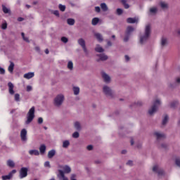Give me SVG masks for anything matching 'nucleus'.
Returning <instances> with one entry per match:
<instances>
[{
  "mask_svg": "<svg viewBox=\"0 0 180 180\" xmlns=\"http://www.w3.org/2000/svg\"><path fill=\"white\" fill-rule=\"evenodd\" d=\"M139 44L141 46H144L148 43V40L151 37V24L146 25L143 33L139 34Z\"/></svg>",
  "mask_w": 180,
  "mask_h": 180,
  "instance_id": "f257e3e1",
  "label": "nucleus"
},
{
  "mask_svg": "<svg viewBox=\"0 0 180 180\" xmlns=\"http://www.w3.org/2000/svg\"><path fill=\"white\" fill-rule=\"evenodd\" d=\"M60 168L62 169H59L58 174V178H59V180H68V177L65 176V174H70L71 172V167L68 165H64L61 166Z\"/></svg>",
  "mask_w": 180,
  "mask_h": 180,
  "instance_id": "f03ea898",
  "label": "nucleus"
},
{
  "mask_svg": "<svg viewBox=\"0 0 180 180\" xmlns=\"http://www.w3.org/2000/svg\"><path fill=\"white\" fill-rule=\"evenodd\" d=\"M160 105L161 101H160L159 99L155 100L148 110V115L150 116H153L155 113H157V112H158V108H160Z\"/></svg>",
  "mask_w": 180,
  "mask_h": 180,
  "instance_id": "7ed1b4c3",
  "label": "nucleus"
},
{
  "mask_svg": "<svg viewBox=\"0 0 180 180\" xmlns=\"http://www.w3.org/2000/svg\"><path fill=\"white\" fill-rule=\"evenodd\" d=\"M34 112L35 108L34 107H32L28 112L27 113V120L25 122V124L26 126L30 124L31 122H33V119H34Z\"/></svg>",
  "mask_w": 180,
  "mask_h": 180,
  "instance_id": "20e7f679",
  "label": "nucleus"
},
{
  "mask_svg": "<svg viewBox=\"0 0 180 180\" xmlns=\"http://www.w3.org/2000/svg\"><path fill=\"white\" fill-rule=\"evenodd\" d=\"M64 96L63 94H58L56 96V98L53 100V104L57 108H60L61 105L64 103Z\"/></svg>",
  "mask_w": 180,
  "mask_h": 180,
  "instance_id": "39448f33",
  "label": "nucleus"
},
{
  "mask_svg": "<svg viewBox=\"0 0 180 180\" xmlns=\"http://www.w3.org/2000/svg\"><path fill=\"white\" fill-rule=\"evenodd\" d=\"M103 92L106 96H109L110 98L113 97V95H115V92L112 90V88L108 85L103 86Z\"/></svg>",
  "mask_w": 180,
  "mask_h": 180,
  "instance_id": "423d86ee",
  "label": "nucleus"
},
{
  "mask_svg": "<svg viewBox=\"0 0 180 180\" xmlns=\"http://www.w3.org/2000/svg\"><path fill=\"white\" fill-rule=\"evenodd\" d=\"M101 78L105 84H110V82H112V77L106 73V72H101Z\"/></svg>",
  "mask_w": 180,
  "mask_h": 180,
  "instance_id": "0eeeda50",
  "label": "nucleus"
},
{
  "mask_svg": "<svg viewBox=\"0 0 180 180\" xmlns=\"http://www.w3.org/2000/svg\"><path fill=\"white\" fill-rule=\"evenodd\" d=\"M180 85V77H176L174 82H170L168 84L169 88L171 89H175L176 86H179Z\"/></svg>",
  "mask_w": 180,
  "mask_h": 180,
  "instance_id": "6e6552de",
  "label": "nucleus"
},
{
  "mask_svg": "<svg viewBox=\"0 0 180 180\" xmlns=\"http://www.w3.org/2000/svg\"><path fill=\"white\" fill-rule=\"evenodd\" d=\"M153 172L158 174V176H162V175H165L164 169L160 168L158 165H155L153 167Z\"/></svg>",
  "mask_w": 180,
  "mask_h": 180,
  "instance_id": "1a4fd4ad",
  "label": "nucleus"
},
{
  "mask_svg": "<svg viewBox=\"0 0 180 180\" xmlns=\"http://www.w3.org/2000/svg\"><path fill=\"white\" fill-rule=\"evenodd\" d=\"M78 44L81 46V47L83 49V51L85 53V54H88V49H86V46L85 45V40L82 38H80L77 41Z\"/></svg>",
  "mask_w": 180,
  "mask_h": 180,
  "instance_id": "9d476101",
  "label": "nucleus"
},
{
  "mask_svg": "<svg viewBox=\"0 0 180 180\" xmlns=\"http://www.w3.org/2000/svg\"><path fill=\"white\" fill-rule=\"evenodd\" d=\"M27 171L29 169L27 167H22L20 170V179H23V178H26L27 176Z\"/></svg>",
  "mask_w": 180,
  "mask_h": 180,
  "instance_id": "9b49d317",
  "label": "nucleus"
},
{
  "mask_svg": "<svg viewBox=\"0 0 180 180\" xmlns=\"http://www.w3.org/2000/svg\"><path fill=\"white\" fill-rule=\"evenodd\" d=\"M20 138L22 141L26 143L27 141V131L26 129H22L20 131Z\"/></svg>",
  "mask_w": 180,
  "mask_h": 180,
  "instance_id": "f8f14e48",
  "label": "nucleus"
},
{
  "mask_svg": "<svg viewBox=\"0 0 180 180\" xmlns=\"http://www.w3.org/2000/svg\"><path fill=\"white\" fill-rule=\"evenodd\" d=\"M168 46V39L165 37H162L160 39V47L164 49Z\"/></svg>",
  "mask_w": 180,
  "mask_h": 180,
  "instance_id": "ddd939ff",
  "label": "nucleus"
},
{
  "mask_svg": "<svg viewBox=\"0 0 180 180\" xmlns=\"http://www.w3.org/2000/svg\"><path fill=\"white\" fill-rule=\"evenodd\" d=\"M16 174V170L13 169L8 175L2 176V179L3 180L11 179L12 176H13V174Z\"/></svg>",
  "mask_w": 180,
  "mask_h": 180,
  "instance_id": "4468645a",
  "label": "nucleus"
},
{
  "mask_svg": "<svg viewBox=\"0 0 180 180\" xmlns=\"http://www.w3.org/2000/svg\"><path fill=\"white\" fill-rule=\"evenodd\" d=\"M154 136H155L157 140H162V139H166L165 134H161L160 132H155Z\"/></svg>",
  "mask_w": 180,
  "mask_h": 180,
  "instance_id": "2eb2a0df",
  "label": "nucleus"
},
{
  "mask_svg": "<svg viewBox=\"0 0 180 180\" xmlns=\"http://www.w3.org/2000/svg\"><path fill=\"white\" fill-rule=\"evenodd\" d=\"M8 92L10 95H13L15 94V91L13 90V88H15V86L13 85V84H12V82H8Z\"/></svg>",
  "mask_w": 180,
  "mask_h": 180,
  "instance_id": "dca6fc26",
  "label": "nucleus"
},
{
  "mask_svg": "<svg viewBox=\"0 0 180 180\" xmlns=\"http://www.w3.org/2000/svg\"><path fill=\"white\" fill-rule=\"evenodd\" d=\"M94 36H95L96 39L98 40V41H100V43L103 41V37L102 36V34L101 33L95 32Z\"/></svg>",
  "mask_w": 180,
  "mask_h": 180,
  "instance_id": "f3484780",
  "label": "nucleus"
},
{
  "mask_svg": "<svg viewBox=\"0 0 180 180\" xmlns=\"http://www.w3.org/2000/svg\"><path fill=\"white\" fill-rule=\"evenodd\" d=\"M158 13V8L157 7H152L149 9L148 15H157Z\"/></svg>",
  "mask_w": 180,
  "mask_h": 180,
  "instance_id": "a211bd4d",
  "label": "nucleus"
},
{
  "mask_svg": "<svg viewBox=\"0 0 180 180\" xmlns=\"http://www.w3.org/2000/svg\"><path fill=\"white\" fill-rule=\"evenodd\" d=\"M98 57H99V59L98 60V61H106V60H108V56H106L105 53L103 54H98L97 55Z\"/></svg>",
  "mask_w": 180,
  "mask_h": 180,
  "instance_id": "6ab92c4d",
  "label": "nucleus"
},
{
  "mask_svg": "<svg viewBox=\"0 0 180 180\" xmlns=\"http://www.w3.org/2000/svg\"><path fill=\"white\" fill-rule=\"evenodd\" d=\"M33 77H34V72H33L25 73L24 75V78H25V79H30L33 78Z\"/></svg>",
  "mask_w": 180,
  "mask_h": 180,
  "instance_id": "aec40b11",
  "label": "nucleus"
},
{
  "mask_svg": "<svg viewBox=\"0 0 180 180\" xmlns=\"http://www.w3.org/2000/svg\"><path fill=\"white\" fill-rule=\"evenodd\" d=\"M46 145L42 144L39 147V154H41V155H44V154L46 153Z\"/></svg>",
  "mask_w": 180,
  "mask_h": 180,
  "instance_id": "412c9836",
  "label": "nucleus"
},
{
  "mask_svg": "<svg viewBox=\"0 0 180 180\" xmlns=\"http://www.w3.org/2000/svg\"><path fill=\"white\" fill-rule=\"evenodd\" d=\"M95 51H96L97 53H103V51H105V49H103L101 45L97 44L95 47Z\"/></svg>",
  "mask_w": 180,
  "mask_h": 180,
  "instance_id": "4be33fe9",
  "label": "nucleus"
},
{
  "mask_svg": "<svg viewBox=\"0 0 180 180\" xmlns=\"http://www.w3.org/2000/svg\"><path fill=\"white\" fill-rule=\"evenodd\" d=\"M14 68H15V63H13V62H10V65L8 68V70L10 72V74L13 73Z\"/></svg>",
  "mask_w": 180,
  "mask_h": 180,
  "instance_id": "5701e85b",
  "label": "nucleus"
},
{
  "mask_svg": "<svg viewBox=\"0 0 180 180\" xmlns=\"http://www.w3.org/2000/svg\"><path fill=\"white\" fill-rule=\"evenodd\" d=\"M28 153L30 155H40V152L37 150H30Z\"/></svg>",
  "mask_w": 180,
  "mask_h": 180,
  "instance_id": "b1692460",
  "label": "nucleus"
},
{
  "mask_svg": "<svg viewBox=\"0 0 180 180\" xmlns=\"http://www.w3.org/2000/svg\"><path fill=\"white\" fill-rule=\"evenodd\" d=\"M68 70H69L70 71H72V70H74V63H72V61L69 60L68 62Z\"/></svg>",
  "mask_w": 180,
  "mask_h": 180,
  "instance_id": "393cba45",
  "label": "nucleus"
},
{
  "mask_svg": "<svg viewBox=\"0 0 180 180\" xmlns=\"http://www.w3.org/2000/svg\"><path fill=\"white\" fill-rule=\"evenodd\" d=\"M160 5L162 9H168V8H169L168 4L165 3V1H160Z\"/></svg>",
  "mask_w": 180,
  "mask_h": 180,
  "instance_id": "a878e982",
  "label": "nucleus"
},
{
  "mask_svg": "<svg viewBox=\"0 0 180 180\" xmlns=\"http://www.w3.org/2000/svg\"><path fill=\"white\" fill-rule=\"evenodd\" d=\"M74 127L76 130H81V123L78 121L74 122Z\"/></svg>",
  "mask_w": 180,
  "mask_h": 180,
  "instance_id": "bb28decb",
  "label": "nucleus"
},
{
  "mask_svg": "<svg viewBox=\"0 0 180 180\" xmlns=\"http://www.w3.org/2000/svg\"><path fill=\"white\" fill-rule=\"evenodd\" d=\"M7 165L10 168H15V162H13L12 160H7Z\"/></svg>",
  "mask_w": 180,
  "mask_h": 180,
  "instance_id": "cd10ccee",
  "label": "nucleus"
},
{
  "mask_svg": "<svg viewBox=\"0 0 180 180\" xmlns=\"http://www.w3.org/2000/svg\"><path fill=\"white\" fill-rule=\"evenodd\" d=\"M2 11L4 13H8L11 15V8L6 7L5 5H2Z\"/></svg>",
  "mask_w": 180,
  "mask_h": 180,
  "instance_id": "c85d7f7f",
  "label": "nucleus"
},
{
  "mask_svg": "<svg viewBox=\"0 0 180 180\" xmlns=\"http://www.w3.org/2000/svg\"><path fill=\"white\" fill-rule=\"evenodd\" d=\"M74 95H79V87L74 86L72 88Z\"/></svg>",
  "mask_w": 180,
  "mask_h": 180,
  "instance_id": "c756f323",
  "label": "nucleus"
},
{
  "mask_svg": "<svg viewBox=\"0 0 180 180\" xmlns=\"http://www.w3.org/2000/svg\"><path fill=\"white\" fill-rule=\"evenodd\" d=\"M56 155V150H51L48 153V158H53Z\"/></svg>",
  "mask_w": 180,
  "mask_h": 180,
  "instance_id": "7c9ffc66",
  "label": "nucleus"
},
{
  "mask_svg": "<svg viewBox=\"0 0 180 180\" xmlns=\"http://www.w3.org/2000/svg\"><path fill=\"white\" fill-rule=\"evenodd\" d=\"M69 146H70V141H68V140L63 141V148H68Z\"/></svg>",
  "mask_w": 180,
  "mask_h": 180,
  "instance_id": "2f4dec72",
  "label": "nucleus"
},
{
  "mask_svg": "<svg viewBox=\"0 0 180 180\" xmlns=\"http://www.w3.org/2000/svg\"><path fill=\"white\" fill-rule=\"evenodd\" d=\"M133 32H134V28H133L132 27H127V31L126 33L127 34H130L131 33H133Z\"/></svg>",
  "mask_w": 180,
  "mask_h": 180,
  "instance_id": "473e14b6",
  "label": "nucleus"
},
{
  "mask_svg": "<svg viewBox=\"0 0 180 180\" xmlns=\"http://www.w3.org/2000/svg\"><path fill=\"white\" fill-rule=\"evenodd\" d=\"M67 22L68 25H70V26H74V25L75 24V20L72 18H68Z\"/></svg>",
  "mask_w": 180,
  "mask_h": 180,
  "instance_id": "72a5a7b5",
  "label": "nucleus"
},
{
  "mask_svg": "<svg viewBox=\"0 0 180 180\" xmlns=\"http://www.w3.org/2000/svg\"><path fill=\"white\" fill-rule=\"evenodd\" d=\"M178 106V101H172L170 103L171 109H175Z\"/></svg>",
  "mask_w": 180,
  "mask_h": 180,
  "instance_id": "f704fd0d",
  "label": "nucleus"
},
{
  "mask_svg": "<svg viewBox=\"0 0 180 180\" xmlns=\"http://www.w3.org/2000/svg\"><path fill=\"white\" fill-rule=\"evenodd\" d=\"M101 8L103 12H106L108 11V6L105 3L101 4Z\"/></svg>",
  "mask_w": 180,
  "mask_h": 180,
  "instance_id": "c9c22d12",
  "label": "nucleus"
},
{
  "mask_svg": "<svg viewBox=\"0 0 180 180\" xmlns=\"http://www.w3.org/2000/svg\"><path fill=\"white\" fill-rule=\"evenodd\" d=\"M167 123H168V115H166L165 116L164 119L162 120V124H163V126H165V124H167Z\"/></svg>",
  "mask_w": 180,
  "mask_h": 180,
  "instance_id": "e433bc0d",
  "label": "nucleus"
},
{
  "mask_svg": "<svg viewBox=\"0 0 180 180\" xmlns=\"http://www.w3.org/2000/svg\"><path fill=\"white\" fill-rule=\"evenodd\" d=\"M98 22H99V18H93L92 25H94V26H96V25H98Z\"/></svg>",
  "mask_w": 180,
  "mask_h": 180,
  "instance_id": "4c0bfd02",
  "label": "nucleus"
},
{
  "mask_svg": "<svg viewBox=\"0 0 180 180\" xmlns=\"http://www.w3.org/2000/svg\"><path fill=\"white\" fill-rule=\"evenodd\" d=\"M127 23H136V18H129L127 19Z\"/></svg>",
  "mask_w": 180,
  "mask_h": 180,
  "instance_id": "58836bf2",
  "label": "nucleus"
},
{
  "mask_svg": "<svg viewBox=\"0 0 180 180\" xmlns=\"http://www.w3.org/2000/svg\"><path fill=\"white\" fill-rule=\"evenodd\" d=\"M65 5L59 4L58 6V8L60 9V11H61V12H64L65 11Z\"/></svg>",
  "mask_w": 180,
  "mask_h": 180,
  "instance_id": "ea45409f",
  "label": "nucleus"
},
{
  "mask_svg": "<svg viewBox=\"0 0 180 180\" xmlns=\"http://www.w3.org/2000/svg\"><path fill=\"white\" fill-rule=\"evenodd\" d=\"M14 99L16 101V102H19V101H20V95H19V94H15L14 96Z\"/></svg>",
  "mask_w": 180,
  "mask_h": 180,
  "instance_id": "a19ab883",
  "label": "nucleus"
},
{
  "mask_svg": "<svg viewBox=\"0 0 180 180\" xmlns=\"http://www.w3.org/2000/svg\"><path fill=\"white\" fill-rule=\"evenodd\" d=\"M161 148H163L164 150H168V144L167 143H161L160 144Z\"/></svg>",
  "mask_w": 180,
  "mask_h": 180,
  "instance_id": "79ce46f5",
  "label": "nucleus"
},
{
  "mask_svg": "<svg viewBox=\"0 0 180 180\" xmlns=\"http://www.w3.org/2000/svg\"><path fill=\"white\" fill-rule=\"evenodd\" d=\"M126 165H128V167H133V165H134V162H133V160H128Z\"/></svg>",
  "mask_w": 180,
  "mask_h": 180,
  "instance_id": "37998d69",
  "label": "nucleus"
},
{
  "mask_svg": "<svg viewBox=\"0 0 180 180\" xmlns=\"http://www.w3.org/2000/svg\"><path fill=\"white\" fill-rule=\"evenodd\" d=\"M72 137H73V139H78V137H79V133H78V131L74 132Z\"/></svg>",
  "mask_w": 180,
  "mask_h": 180,
  "instance_id": "c03bdc74",
  "label": "nucleus"
},
{
  "mask_svg": "<svg viewBox=\"0 0 180 180\" xmlns=\"http://www.w3.org/2000/svg\"><path fill=\"white\" fill-rule=\"evenodd\" d=\"M141 147H143V143L141 141H138L136 143V148H139V150H140Z\"/></svg>",
  "mask_w": 180,
  "mask_h": 180,
  "instance_id": "a18cd8bd",
  "label": "nucleus"
},
{
  "mask_svg": "<svg viewBox=\"0 0 180 180\" xmlns=\"http://www.w3.org/2000/svg\"><path fill=\"white\" fill-rule=\"evenodd\" d=\"M122 4H124L125 9H129L130 8V6L128 4H126V1L122 0Z\"/></svg>",
  "mask_w": 180,
  "mask_h": 180,
  "instance_id": "49530a36",
  "label": "nucleus"
},
{
  "mask_svg": "<svg viewBox=\"0 0 180 180\" xmlns=\"http://www.w3.org/2000/svg\"><path fill=\"white\" fill-rule=\"evenodd\" d=\"M175 164L179 168H180V158H176Z\"/></svg>",
  "mask_w": 180,
  "mask_h": 180,
  "instance_id": "de8ad7c7",
  "label": "nucleus"
},
{
  "mask_svg": "<svg viewBox=\"0 0 180 180\" xmlns=\"http://www.w3.org/2000/svg\"><path fill=\"white\" fill-rule=\"evenodd\" d=\"M61 41H63V43H68V38L65 37H63L61 38Z\"/></svg>",
  "mask_w": 180,
  "mask_h": 180,
  "instance_id": "09e8293b",
  "label": "nucleus"
},
{
  "mask_svg": "<svg viewBox=\"0 0 180 180\" xmlns=\"http://www.w3.org/2000/svg\"><path fill=\"white\" fill-rule=\"evenodd\" d=\"M21 36H22L23 40H25V41H27V42L28 43V41H29V38L25 37V33L22 32V33L21 34Z\"/></svg>",
  "mask_w": 180,
  "mask_h": 180,
  "instance_id": "8fccbe9b",
  "label": "nucleus"
},
{
  "mask_svg": "<svg viewBox=\"0 0 180 180\" xmlns=\"http://www.w3.org/2000/svg\"><path fill=\"white\" fill-rule=\"evenodd\" d=\"M86 150H88L89 151H92V150H94V146L92 145L87 146Z\"/></svg>",
  "mask_w": 180,
  "mask_h": 180,
  "instance_id": "3c124183",
  "label": "nucleus"
},
{
  "mask_svg": "<svg viewBox=\"0 0 180 180\" xmlns=\"http://www.w3.org/2000/svg\"><path fill=\"white\" fill-rule=\"evenodd\" d=\"M123 13V10L122 8H117V15H122Z\"/></svg>",
  "mask_w": 180,
  "mask_h": 180,
  "instance_id": "603ef678",
  "label": "nucleus"
},
{
  "mask_svg": "<svg viewBox=\"0 0 180 180\" xmlns=\"http://www.w3.org/2000/svg\"><path fill=\"white\" fill-rule=\"evenodd\" d=\"M70 180H77V175L74 174H71Z\"/></svg>",
  "mask_w": 180,
  "mask_h": 180,
  "instance_id": "864d4df0",
  "label": "nucleus"
},
{
  "mask_svg": "<svg viewBox=\"0 0 180 180\" xmlns=\"http://www.w3.org/2000/svg\"><path fill=\"white\" fill-rule=\"evenodd\" d=\"M129 36H130V34H126L125 37H124V41H129Z\"/></svg>",
  "mask_w": 180,
  "mask_h": 180,
  "instance_id": "5fc2aeb1",
  "label": "nucleus"
},
{
  "mask_svg": "<svg viewBox=\"0 0 180 180\" xmlns=\"http://www.w3.org/2000/svg\"><path fill=\"white\" fill-rule=\"evenodd\" d=\"M44 167H48V168H51L50 162H49V161L45 162Z\"/></svg>",
  "mask_w": 180,
  "mask_h": 180,
  "instance_id": "6e6d98bb",
  "label": "nucleus"
},
{
  "mask_svg": "<svg viewBox=\"0 0 180 180\" xmlns=\"http://www.w3.org/2000/svg\"><path fill=\"white\" fill-rule=\"evenodd\" d=\"M1 27L4 30H5V29H6V27H8V24H6V22H4L2 24Z\"/></svg>",
  "mask_w": 180,
  "mask_h": 180,
  "instance_id": "4d7b16f0",
  "label": "nucleus"
},
{
  "mask_svg": "<svg viewBox=\"0 0 180 180\" xmlns=\"http://www.w3.org/2000/svg\"><path fill=\"white\" fill-rule=\"evenodd\" d=\"M32 89L33 88L32 87V86H27V92H30Z\"/></svg>",
  "mask_w": 180,
  "mask_h": 180,
  "instance_id": "13d9d810",
  "label": "nucleus"
},
{
  "mask_svg": "<svg viewBox=\"0 0 180 180\" xmlns=\"http://www.w3.org/2000/svg\"><path fill=\"white\" fill-rule=\"evenodd\" d=\"M136 106L141 108V106H143V103L141 101H137Z\"/></svg>",
  "mask_w": 180,
  "mask_h": 180,
  "instance_id": "bf43d9fd",
  "label": "nucleus"
},
{
  "mask_svg": "<svg viewBox=\"0 0 180 180\" xmlns=\"http://www.w3.org/2000/svg\"><path fill=\"white\" fill-rule=\"evenodd\" d=\"M0 74H1V75H4V74H5V69L1 67H0Z\"/></svg>",
  "mask_w": 180,
  "mask_h": 180,
  "instance_id": "052dcab7",
  "label": "nucleus"
},
{
  "mask_svg": "<svg viewBox=\"0 0 180 180\" xmlns=\"http://www.w3.org/2000/svg\"><path fill=\"white\" fill-rule=\"evenodd\" d=\"M53 15H55V16H60V13L58 12V11H53Z\"/></svg>",
  "mask_w": 180,
  "mask_h": 180,
  "instance_id": "680f3d73",
  "label": "nucleus"
},
{
  "mask_svg": "<svg viewBox=\"0 0 180 180\" xmlns=\"http://www.w3.org/2000/svg\"><path fill=\"white\" fill-rule=\"evenodd\" d=\"M125 60L127 62L130 61V57L127 55L124 56Z\"/></svg>",
  "mask_w": 180,
  "mask_h": 180,
  "instance_id": "e2e57ef3",
  "label": "nucleus"
},
{
  "mask_svg": "<svg viewBox=\"0 0 180 180\" xmlns=\"http://www.w3.org/2000/svg\"><path fill=\"white\" fill-rule=\"evenodd\" d=\"M38 123H39V124H41V123H43V118L39 117V118H38Z\"/></svg>",
  "mask_w": 180,
  "mask_h": 180,
  "instance_id": "0e129e2a",
  "label": "nucleus"
},
{
  "mask_svg": "<svg viewBox=\"0 0 180 180\" xmlns=\"http://www.w3.org/2000/svg\"><path fill=\"white\" fill-rule=\"evenodd\" d=\"M95 11L96 12H98V13L101 12V7L99 6L95 7Z\"/></svg>",
  "mask_w": 180,
  "mask_h": 180,
  "instance_id": "69168bd1",
  "label": "nucleus"
},
{
  "mask_svg": "<svg viewBox=\"0 0 180 180\" xmlns=\"http://www.w3.org/2000/svg\"><path fill=\"white\" fill-rule=\"evenodd\" d=\"M130 143H131V146H134V139H131Z\"/></svg>",
  "mask_w": 180,
  "mask_h": 180,
  "instance_id": "338daca9",
  "label": "nucleus"
},
{
  "mask_svg": "<svg viewBox=\"0 0 180 180\" xmlns=\"http://www.w3.org/2000/svg\"><path fill=\"white\" fill-rule=\"evenodd\" d=\"M121 153L122 154H127V150H122Z\"/></svg>",
  "mask_w": 180,
  "mask_h": 180,
  "instance_id": "774afa93",
  "label": "nucleus"
}]
</instances>
